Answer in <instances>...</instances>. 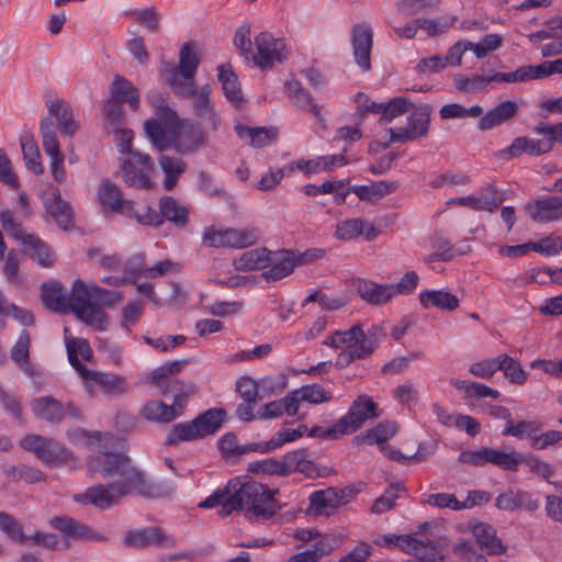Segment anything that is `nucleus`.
Returning a JSON list of instances; mask_svg holds the SVG:
<instances>
[{
  "mask_svg": "<svg viewBox=\"0 0 562 562\" xmlns=\"http://www.w3.org/2000/svg\"><path fill=\"white\" fill-rule=\"evenodd\" d=\"M87 467L91 475H100L109 480V483L93 485L75 495L74 498L78 503L109 509L131 495L160 498L168 494L166 487L151 482L147 474L123 453L100 451L87 460Z\"/></svg>",
  "mask_w": 562,
  "mask_h": 562,
  "instance_id": "f257e3e1",
  "label": "nucleus"
},
{
  "mask_svg": "<svg viewBox=\"0 0 562 562\" xmlns=\"http://www.w3.org/2000/svg\"><path fill=\"white\" fill-rule=\"evenodd\" d=\"M229 488L235 495L236 510H241L251 521L268 520L281 509L274 497L279 491L259 482L236 477L229 481Z\"/></svg>",
  "mask_w": 562,
  "mask_h": 562,
  "instance_id": "f03ea898",
  "label": "nucleus"
},
{
  "mask_svg": "<svg viewBox=\"0 0 562 562\" xmlns=\"http://www.w3.org/2000/svg\"><path fill=\"white\" fill-rule=\"evenodd\" d=\"M225 415L224 409L212 408L193 420L176 424L171 427L165 443L176 446L182 441H193L213 435L221 428Z\"/></svg>",
  "mask_w": 562,
  "mask_h": 562,
  "instance_id": "7ed1b4c3",
  "label": "nucleus"
},
{
  "mask_svg": "<svg viewBox=\"0 0 562 562\" xmlns=\"http://www.w3.org/2000/svg\"><path fill=\"white\" fill-rule=\"evenodd\" d=\"M148 100L155 108L157 117L147 120L144 124V130L154 147L159 151H165L171 147L172 143L167 136L166 127H172L177 123L178 116L177 113L165 103L160 94L150 93L148 94Z\"/></svg>",
  "mask_w": 562,
  "mask_h": 562,
  "instance_id": "20e7f679",
  "label": "nucleus"
},
{
  "mask_svg": "<svg viewBox=\"0 0 562 562\" xmlns=\"http://www.w3.org/2000/svg\"><path fill=\"white\" fill-rule=\"evenodd\" d=\"M256 53H252L251 61L259 68H272L277 63L288 58V49L281 38H276L269 32H260L255 36Z\"/></svg>",
  "mask_w": 562,
  "mask_h": 562,
  "instance_id": "39448f33",
  "label": "nucleus"
},
{
  "mask_svg": "<svg viewBox=\"0 0 562 562\" xmlns=\"http://www.w3.org/2000/svg\"><path fill=\"white\" fill-rule=\"evenodd\" d=\"M42 146L49 157L50 172L55 181L63 183L66 180L64 167L65 157L60 151V145L56 134V124L50 119H43L40 126Z\"/></svg>",
  "mask_w": 562,
  "mask_h": 562,
  "instance_id": "423d86ee",
  "label": "nucleus"
},
{
  "mask_svg": "<svg viewBox=\"0 0 562 562\" xmlns=\"http://www.w3.org/2000/svg\"><path fill=\"white\" fill-rule=\"evenodd\" d=\"M124 182L136 189H151L154 183L149 175L155 171L154 162L148 154L132 153V158L121 164Z\"/></svg>",
  "mask_w": 562,
  "mask_h": 562,
  "instance_id": "0eeeda50",
  "label": "nucleus"
},
{
  "mask_svg": "<svg viewBox=\"0 0 562 562\" xmlns=\"http://www.w3.org/2000/svg\"><path fill=\"white\" fill-rule=\"evenodd\" d=\"M459 462L474 467H484L487 463L506 471H516L519 460L515 452H503L496 449L482 447L477 450H465L459 454Z\"/></svg>",
  "mask_w": 562,
  "mask_h": 562,
  "instance_id": "6e6552de",
  "label": "nucleus"
},
{
  "mask_svg": "<svg viewBox=\"0 0 562 562\" xmlns=\"http://www.w3.org/2000/svg\"><path fill=\"white\" fill-rule=\"evenodd\" d=\"M492 82H522L520 67L512 72H495L491 76L458 74L453 77L456 89L463 93H480L486 90Z\"/></svg>",
  "mask_w": 562,
  "mask_h": 562,
  "instance_id": "1a4fd4ad",
  "label": "nucleus"
},
{
  "mask_svg": "<svg viewBox=\"0 0 562 562\" xmlns=\"http://www.w3.org/2000/svg\"><path fill=\"white\" fill-rule=\"evenodd\" d=\"M20 447L32 451L46 464H53L67 458V449L52 438L29 434L21 438Z\"/></svg>",
  "mask_w": 562,
  "mask_h": 562,
  "instance_id": "9d476101",
  "label": "nucleus"
},
{
  "mask_svg": "<svg viewBox=\"0 0 562 562\" xmlns=\"http://www.w3.org/2000/svg\"><path fill=\"white\" fill-rule=\"evenodd\" d=\"M98 201L105 214H133L134 201L123 196L121 189L111 180H102L98 189Z\"/></svg>",
  "mask_w": 562,
  "mask_h": 562,
  "instance_id": "9b49d317",
  "label": "nucleus"
},
{
  "mask_svg": "<svg viewBox=\"0 0 562 562\" xmlns=\"http://www.w3.org/2000/svg\"><path fill=\"white\" fill-rule=\"evenodd\" d=\"M378 417L376 404L367 395L358 396L347 415L338 420L344 435L358 430L368 419Z\"/></svg>",
  "mask_w": 562,
  "mask_h": 562,
  "instance_id": "f8f14e48",
  "label": "nucleus"
},
{
  "mask_svg": "<svg viewBox=\"0 0 562 562\" xmlns=\"http://www.w3.org/2000/svg\"><path fill=\"white\" fill-rule=\"evenodd\" d=\"M374 542L378 546H398L403 551L414 554L420 560L430 562L443 560V557L434 547H429L411 536L383 535Z\"/></svg>",
  "mask_w": 562,
  "mask_h": 562,
  "instance_id": "ddd939ff",
  "label": "nucleus"
},
{
  "mask_svg": "<svg viewBox=\"0 0 562 562\" xmlns=\"http://www.w3.org/2000/svg\"><path fill=\"white\" fill-rule=\"evenodd\" d=\"M430 108L425 105L414 111L407 117V125L404 128L395 131L389 130L391 142H408L425 137L429 130Z\"/></svg>",
  "mask_w": 562,
  "mask_h": 562,
  "instance_id": "4468645a",
  "label": "nucleus"
},
{
  "mask_svg": "<svg viewBox=\"0 0 562 562\" xmlns=\"http://www.w3.org/2000/svg\"><path fill=\"white\" fill-rule=\"evenodd\" d=\"M200 64L198 55L192 50L191 45L186 43L179 53V65L173 67L169 74L168 83L172 89L178 86L195 83L194 76Z\"/></svg>",
  "mask_w": 562,
  "mask_h": 562,
  "instance_id": "2eb2a0df",
  "label": "nucleus"
},
{
  "mask_svg": "<svg viewBox=\"0 0 562 562\" xmlns=\"http://www.w3.org/2000/svg\"><path fill=\"white\" fill-rule=\"evenodd\" d=\"M123 544L127 548L143 549L149 546L169 547L172 539L158 527L128 530L124 533Z\"/></svg>",
  "mask_w": 562,
  "mask_h": 562,
  "instance_id": "dca6fc26",
  "label": "nucleus"
},
{
  "mask_svg": "<svg viewBox=\"0 0 562 562\" xmlns=\"http://www.w3.org/2000/svg\"><path fill=\"white\" fill-rule=\"evenodd\" d=\"M207 143L204 131L192 123L183 122L175 132L171 147L181 155H187L205 146Z\"/></svg>",
  "mask_w": 562,
  "mask_h": 562,
  "instance_id": "f3484780",
  "label": "nucleus"
},
{
  "mask_svg": "<svg viewBox=\"0 0 562 562\" xmlns=\"http://www.w3.org/2000/svg\"><path fill=\"white\" fill-rule=\"evenodd\" d=\"M378 235L379 231L373 223L360 217L339 221L334 233V237L342 241H349L359 236H363L366 240L372 241Z\"/></svg>",
  "mask_w": 562,
  "mask_h": 562,
  "instance_id": "a211bd4d",
  "label": "nucleus"
},
{
  "mask_svg": "<svg viewBox=\"0 0 562 562\" xmlns=\"http://www.w3.org/2000/svg\"><path fill=\"white\" fill-rule=\"evenodd\" d=\"M529 216L538 223L562 220V196L552 195L531 201L525 206Z\"/></svg>",
  "mask_w": 562,
  "mask_h": 562,
  "instance_id": "6ab92c4d",
  "label": "nucleus"
},
{
  "mask_svg": "<svg viewBox=\"0 0 562 562\" xmlns=\"http://www.w3.org/2000/svg\"><path fill=\"white\" fill-rule=\"evenodd\" d=\"M352 48L356 63L363 70L371 69V49L373 45V32L367 24H356L351 31Z\"/></svg>",
  "mask_w": 562,
  "mask_h": 562,
  "instance_id": "aec40b11",
  "label": "nucleus"
},
{
  "mask_svg": "<svg viewBox=\"0 0 562 562\" xmlns=\"http://www.w3.org/2000/svg\"><path fill=\"white\" fill-rule=\"evenodd\" d=\"M310 505L306 514L310 516H321L328 514V510L339 507L345 503V491L335 487L318 490L313 492L310 497Z\"/></svg>",
  "mask_w": 562,
  "mask_h": 562,
  "instance_id": "412c9836",
  "label": "nucleus"
},
{
  "mask_svg": "<svg viewBox=\"0 0 562 562\" xmlns=\"http://www.w3.org/2000/svg\"><path fill=\"white\" fill-rule=\"evenodd\" d=\"M46 108L49 115L45 119H54L57 122L56 130L58 128L64 136H74L79 124L76 122L71 106L63 99L49 100L46 102Z\"/></svg>",
  "mask_w": 562,
  "mask_h": 562,
  "instance_id": "4be33fe9",
  "label": "nucleus"
},
{
  "mask_svg": "<svg viewBox=\"0 0 562 562\" xmlns=\"http://www.w3.org/2000/svg\"><path fill=\"white\" fill-rule=\"evenodd\" d=\"M43 203L46 213L53 217L60 228L68 229L72 226L74 212L71 205L61 199L57 190L45 193L43 195Z\"/></svg>",
  "mask_w": 562,
  "mask_h": 562,
  "instance_id": "5701e85b",
  "label": "nucleus"
},
{
  "mask_svg": "<svg viewBox=\"0 0 562 562\" xmlns=\"http://www.w3.org/2000/svg\"><path fill=\"white\" fill-rule=\"evenodd\" d=\"M88 386H99L104 393L120 395L126 391L125 378L116 374L85 369L79 374Z\"/></svg>",
  "mask_w": 562,
  "mask_h": 562,
  "instance_id": "b1692460",
  "label": "nucleus"
},
{
  "mask_svg": "<svg viewBox=\"0 0 562 562\" xmlns=\"http://www.w3.org/2000/svg\"><path fill=\"white\" fill-rule=\"evenodd\" d=\"M518 111L519 105L516 101H503L480 116L481 119L477 127L481 131H490L513 120L517 115Z\"/></svg>",
  "mask_w": 562,
  "mask_h": 562,
  "instance_id": "393cba45",
  "label": "nucleus"
},
{
  "mask_svg": "<svg viewBox=\"0 0 562 562\" xmlns=\"http://www.w3.org/2000/svg\"><path fill=\"white\" fill-rule=\"evenodd\" d=\"M31 409L36 418L50 424H59L66 416L63 403L50 395L34 398Z\"/></svg>",
  "mask_w": 562,
  "mask_h": 562,
  "instance_id": "a878e982",
  "label": "nucleus"
},
{
  "mask_svg": "<svg viewBox=\"0 0 562 562\" xmlns=\"http://www.w3.org/2000/svg\"><path fill=\"white\" fill-rule=\"evenodd\" d=\"M296 266L297 261H295V255L293 252L288 250L271 251L269 269L266 270L262 276L267 281L280 280L289 276Z\"/></svg>",
  "mask_w": 562,
  "mask_h": 562,
  "instance_id": "bb28decb",
  "label": "nucleus"
},
{
  "mask_svg": "<svg viewBox=\"0 0 562 562\" xmlns=\"http://www.w3.org/2000/svg\"><path fill=\"white\" fill-rule=\"evenodd\" d=\"M23 252L38 266L49 268L55 261V255L49 246L38 236L30 234L21 243Z\"/></svg>",
  "mask_w": 562,
  "mask_h": 562,
  "instance_id": "cd10ccee",
  "label": "nucleus"
},
{
  "mask_svg": "<svg viewBox=\"0 0 562 562\" xmlns=\"http://www.w3.org/2000/svg\"><path fill=\"white\" fill-rule=\"evenodd\" d=\"M49 526L72 538L103 540V537L95 535L89 526L69 516L53 517L49 519Z\"/></svg>",
  "mask_w": 562,
  "mask_h": 562,
  "instance_id": "c85d7f7f",
  "label": "nucleus"
},
{
  "mask_svg": "<svg viewBox=\"0 0 562 562\" xmlns=\"http://www.w3.org/2000/svg\"><path fill=\"white\" fill-rule=\"evenodd\" d=\"M285 92L292 103L312 113L319 122H324L321 108L314 102L312 94L297 80H289L284 85Z\"/></svg>",
  "mask_w": 562,
  "mask_h": 562,
  "instance_id": "c756f323",
  "label": "nucleus"
},
{
  "mask_svg": "<svg viewBox=\"0 0 562 562\" xmlns=\"http://www.w3.org/2000/svg\"><path fill=\"white\" fill-rule=\"evenodd\" d=\"M176 94L181 98H187L191 100L193 112L195 115L209 110L213 106L210 94L211 88L209 85L202 86L198 88L195 83H189L183 86H178L177 89H172Z\"/></svg>",
  "mask_w": 562,
  "mask_h": 562,
  "instance_id": "7c9ffc66",
  "label": "nucleus"
},
{
  "mask_svg": "<svg viewBox=\"0 0 562 562\" xmlns=\"http://www.w3.org/2000/svg\"><path fill=\"white\" fill-rule=\"evenodd\" d=\"M41 299L44 306L48 310L66 313L69 311V300L64 293V288L59 282L47 281L41 286Z\"/></svg>",
  "mask_w": 562,
  "mask_h": 562,
  "instance_id": "2f4dec72",
  "label": "nucleus"
},
{
  "mask_svg": "<svg viewBox=\"0 0 562 562\" xmlns=\"http://www.w3.org/2000/svg\"><path fill=\"white\" fill-rule=\"evenodd\" d=\"M296 412H300V406L303 402L312 405H318L331 401L333 395L329 391L319 384L303 385L299 389L291 391Z\"/></svg>",
  "mask_w": 562,
  "mask_h": 562,
  "instance_id": "473e14b6",
  "label": "nucleus"
},
{
  "mask_svg": "<svg viewBox=\"0 0 562 562\" xmlns=\"http://www.w3.org/2000/svg\"><path fill=\"white\" fill-rule=\"evenodd\" d=\"M249 471L256 474L289 476L291 474L290 452L280 459L267 458L251 462Z\"/></svg>",
  "mask_w": 562,
  "mask_h": 562,
  "instance_id": "72a5a7b5",
  "label": "nucleus"
},
{
  "mask_svg": "<svg viewBox=\"0 0 562 562\" xmlns=\"http://www.w3.org/2000/svg\"><path fill=\"white\" fill-rule=\"evenodd\" d=\"M235 495L233 488H229V482L224 488L216 490L209 497L199 504L201 508H213L220 506L218 515L226 517L236 510Z\"/></svg>",
  "mask_w": 562,
  "mask_h": 562,
  "instance_id": "f704fd0d",
  "label": "nucleus"
},
{
  "mask_svg": "<svg viewBox=\"0 0 562 562\" xmlns=\"http://www.w3.org/2000/svg\"><path fill=\"white\" fill-rule=\"evenodd\" d=\"M496 507L502 510H516L520 508H526L529 510H535L538 508V502L531 499V496L527 492L521 491H508L506 493H502L496 497Z\"/></svg>",
  "mask_w": 562,
  "mask_h": 562,
  "instance_id": "c9c22d12",
  "label": "nucleus"
},
{
  "mask_svg": "<svg viewBox=\"0 0 562 562\" xmlns=\"http://www.w3.org/2000/svg\"><path fill=\"white\" fill-rule=\"evenodd\" d=\"M218 80L227 100L235 106H240L244 102L243 92L238 78L229 65L218 67Z\"/></svg>",
  "mask_w": 562,
  "mask_h": 562,
  "instance_id": "e433bc0d",
  "label": "nucleus"
},
{
  "mask_svg": "<svg viewBox=\"0 0 562 562\" xmlns=\"http://www.w3.org/2000/svg\"><path fill=\"white\" fill-rule=\"evenodd\" d=\"M358 293L361 299L373 305H383L394 297L393 284L383 285L372 281L361 282Z\"/></svg>",
  "mask_w": 562,
  "mask_h": 562,
  "instance_id": "4c0bfd02",
  "label": "nucleus"
},
{
  "mask_svg": "<svg viewBox=\"0 0 562 562\" xmlns=\"http://www.w3.org/2000/svg\"><path fill=\"white\" fill-rule=\"evenodd\" d=\"M472 532L480 548L488 554H502L505 552V548L496 537V531L492 526L479 522L473 526Z\"/></svg>",
  "mask_w": 562,
  "mask_h": 562,
  "instance_id": "58836bf2",
  "label": "nucleus"
},
{
  "mask_svg": "<svg viewBox=\"0 0 562 562\" xmlns=\"http://www.w3.org/2000/svg\"><path fill=\"white\" fill-rule=\"evenodd\" d=\"M271 251L267 248H255L243 252L234 260V266L240 271L266 269L269 267Z\"/></svg>",
  "mask_w": 562,
  "mask_h": 562,
  "instance_id": "ea45409f",
  "label": "nucleus"
},
{
  "mask_svg": "<svg viewBox=\"0 0 562 562\" xmlns=\"http://www.w3.org/2000/svg\"><path fill=\"white\" fill-rule=\"evenodd\" d=\"M158 162L165 175L164 188L171 191L177 186L181 175L186 172L187 164L182 159L164 154L159 156Z\"/></svg>",
  "mask_w": 562,
  "mask_h": 562,
  "instance_id": "a19ab883",
  "label": "nucleus"
},
{
  "mask_svg": "<svg viewBox=\"0 0 562 562\" xmlns=\"http://www.w3.org/2000/svg\"><path fill=\"white\" fill-rule=\"evenodd\" d=\"M420 304L428 308L435 306L440 310L454 311L459 307V299L443 290H428L419 294Z\"/></svg>",
  "mask_w": 562,
  "mask_h": 562,
  "instance_id": "79ce46f5",
  "label": "nucleus"
},
{
  "mask_svg": "<svg viewBox=\"0 0 562 562\" xmlns=\"http://www.w3.org/2000/svg\"><path fill=\"white\" fill-rule=\"evenodd\" d=\"M397 187V183L394 181H374L367 186H355L350 188V191L362 201L375 202L394 192Z\"/></svg>",
  "mask_w": 562,
  "mask_h": 562,
  "instance_id": "37998d69",
  "label": "nucleus"
},
{
  "mask_svg": "<svg viewBox=\"0 0 562 562\" xmlns=\"http://www.w3.org/2000/svg\"><path fill=\"white\" fill-rule=\"evenodd\" d=\"M140 415L150 422L170 423L180 416L181 412L161 401H149L142 407Z\"/></svg>",
  "mask_w": 562,
  "mask_h": 562,
  "instance_id": "c03bdc74",
  "label": "nucleus"
},
{
  "mask_svg": "<svg viewBox=\"0 0 562 562\" xmlns=\"http://www.w3.org/2000/svg\"><path fill=\"white\" fill-rule=\"evenodd\" d=\"M30 334L23 330L11 350V359L25 374L33 376L35 370L30 362Z\"/></svg>",
  "mask_w": 562,
  "mask_h": 562,
  "instance_id": "a18cd8bd",
  "label": "nucleus"
},
{
  "mask_svg": "<svg viewBox=\"0 0 562 562\" xmlns=\"http://www.w3.org/2000/svg\"><path fill=\"white\" fill-rule=\"evenodd\" d=\"M111 98L121 102L128 103L135 111L139 106V93L134 85L122 78L116 77L111 85Z\"/></svg>",
  "mask_w": 562,
  "mask_h": 562,
  "instance_id": "49530a36",
  "label": "nucleus"
},
{
  "mask_svg": "<svg viewBox=\"0 0 562 562\" xmlns=\"http://www.w3.org/2000/svg\"><path fill=\"white\" fill-rule=\"evenodd\" d=\"M66 347L70 364L81 374L88 368L80 361L79 357L83 360H89L92 357V349L88 341L81 338L66 337Z\"/></svg>",
  "mask_w": 562,
  "mask_h": 562,
  "instance_id": "de8ad7c7",
  "label": "nucleus"
},
{
  "mask_svg": "<svg viewBox=\"0 0 562 562\" xmlns=\"http://www.w3.org/2000/svg\"><path fill=\"white\" fill-rule=\"evenodd\" d=\"M344 341L346 345V349H344L338 358L337 363L339 366H347L355 359H360L359 357H356L352 355V351L358 349V346L360 347V344L363 339V330L360 325H353L348 330L342 331Z\"/></svg>",
  "mask_w": 562,
  "mask_h": 562,
  "instance_id": "09e8293b",
  "label": "nucleus"
},
{
  "mask_svg": "<svg viewBox=\"0 0 562 562\" xmlns=\"http://www.w3.org/2000/svg\"><path fill=\"white\" fill-rule=\"evenodd\" d=\"M161 220H167L177 226H184L188 223V210L179 204L173 198L165 196L159 201Z\"/></svg>",
  "mask_w": 562,
  "mask_h": 562,
  "instance_id": "8fccbe9b",
  "label": "nucleus"
},
{
  "mask_svg": "<svg viewBox=\"0 0 562 562\" xmlns=\"http://www.w3.org/2000/svg\"><path fill=\"white\" fill-rule=\"evenodd\" d=\"M235 130L240 138L249 137L250 145L256 148L265 147L277 138V131L273 128L247 127L238 125L235 127Z\"/></svg>",
  "mask_w": 562,
  "mask_h": 562,
  "instance_id": "3c124183",
  "label": "nucleus"
},
{
  "mask_svg": "<svg viewBox=\"0 0 562 562\" xmlns=\"http://www.w3.org/2000/svg\"><path fill=\"white\" fill-rule=\"evenodd\" d=\"M283 414L289 416H297L296 407L291 392H289L281 400L273 401L263 405L262 411L259 413V418H276L282 416Z\"/></svg>",
  "mask_w": 562,
  "mask_h": 562,
  "instance_id": "603ef678",
  "label": "nucleus"
},
{
  "mask_svg": "<svg viewBox=\"0 0 562 562\" xmlns=\"http://www.w3.org/2000/svg\"><path fill=\"white\" fill-rule=\"evenodd\" d=\"M522 82L532 79H542L552 74H562V58L553 61H544L540 65H527L520 67Z\"/></svg>",
  "mask_w": 562,
  "mask_h": 562,
  "instance_id": "864d4df0",
  "label": "nucleus"
},
{
  "mask_svg": "<svg viewBox=\"0 0 562 562\" xmlns=\"http://www.w3.org/2000/svg\"><path fill=\"white\" fill-rule=\"evenodd\" d=\"M259 231L254 227L226 228V245L232 248H245L257 243Z\"/></svg>",
  "mask_w": 562,
  "mask_h": 562,
  "instance_id": "5fc2aeb1",
  "label": "nucleus"
},
{
  "mask_svg": "<svg viewBox=\"0 0 562 562\" xmlns=\"http://www.w3.org/2000/svg\"><path fill=\"white\" fill-rule=\"evenodd\" d=\"M431 247L434 252L424 258L426 263L449 261L453 258V246L442 233H436L431 237Z\"/></svg>",
  "mask_w": 562,
  "mask_h": 562,
  "instance_id": "6e6d98bb",
  "label": "nucleus"
},
{
  "mask_svg": "<svg viewBox=\"0 0 562 562\" xmlns=\"http://www.w3.org/2000/svg\"><path fill=\"white\" fill-rule=\"evenodd\" d=\"M291 474L299 472L307 477L322 476L321 470L313 461L307 459L305 450H294L290 452Z\"/></svg>",
  "mask_w": 562,
  "mask_h": 562,
  "instance_id": "4d7b16f0",
  "label": "nucleus"
},
{
  "mask_svg": "<svg viewBox=\"0 0 562 562\" xmlns=\"http://www.w3.org/2000/svg\"><path fill=\"white\" fill-rule=\"evenodd\" d=\"M475 201L476 211L494 212L505 201V194L490 184L475 195Z\"/></svg>",
  "mask_w": 562,
  "mask_h": 562,
  "instance_id": "13d9d810",
  "label": "nucleus"
},
{
  "mask_svg": "<svg viewBox=\"0 0 562 562\" xmlns=\"http://www.w3.org/2000/svg\"><path fill=\"white\" fill-rule=\"evenodd\" d=\"M499 370L514 384L522 385L527 381V372L522 369L519 361L506 353L498 356Z\"/></svg>",
  "mask_w": 562,
  "mask_h": 562,
  "instance_id": "bf43d9fd",
  "label": "nucleus"
},
{
  "mask_svg": "<svg viewBox=\"0 0 562 562\" xmlns=\"http://www.w3.org/2000/svg\"><path fill=\"white\" fill-rule=\"evenodd\" d=\"M540 430L541 424L536 420H521L517 424H514L509 420L503 430V436H513L518 439H530L531 442L535 438V435Z\"/></svg>",
  "mask_w": 562,
  "mask_h": 562,
  "instance_id": "052dcab7",
  "label": "nucleus"
},
{
  "mask_svg": "<svg viewBox=\"0 0 562 562\" xmlns=\"http://www.w3.org/2000/svg\"><path fill=\"white\" fill-rule=\"evenodd\" d=\"M21 147L26 168L36 176L43 175L44 166L37 144L32 138H24Z\"/></svg>",
  "mask_w": 562,
  "mask_h": 562,
  "instance_id": "680f3d73",
  "label": "nucleus"
},
{
  "mask_svg": "<svg viewBox=\"0 0 562 562\" xmlns=\"http://www.w3.org/2000/svg\"><path fill=\"white\" fill-rule=\"evenodd\" d=\"M385 336V331L382 325H374L367 333L363 331V339L358 346V349L352 351V355L359 358L369 357L374 349L378 347L381 337Z\"/></svg>",
  "mask_w": 562,
  "mask_h": 562,
  "instance_id": "e2e57ef3",
  "label": "nucleus"
},
{
  "mask_svg": "<svg viewBox=\"0 0 562 562\" xmlns=\"http://www.w3.org/2000/svg\"><path fill=\"white\" fill-rule=\"evenodd\" d=\"M69 311H75L92 304V284L87 285L82 280H76L68 296Z\"/></svg>",
  "mask_w": 562,
  "mask_h": 562,
  "instance_id": "0e129e2a",
  "label": "nucleus"
},
{
  "mask_svg": "<svg viewBox=\"0 0 562 562\" xmlns=\"http://www.w3.org/2000/svg\"><path fill=\"white\" fill-rule=\"evenodd\" d=\"M72 313L82 322L97 328L104 330L106 327V316L101 308L97 307L93 303L72 311Z\"/></svg>",
  "mask_w": 562,
  "mask_h": 562,
  "instance_id": "69168bd1",
  "label": "nucleus"
},
{
  "mask_svg": "<svg viewBox=\"0 0 562 562\" xmlns=\"http://www.w3.org/2000/svg\"><path fill=\"white\" fill-rule=\"evenodd\" d=\"M439 114L442 120L480 117L483 114V108L480 105L465 108L459 103H449L440 109Z\"/></svg>",
  "mask_w": 562,
  "mask_h": 562,
  "instance_id": "338daca9",
  "label": "nucleus"
},
{
  "mask_svg": "<svg viewBox=\"0 0 562 562\" xmlns=\"http://www.w3.org/2000/svg\"><path fill=\"white\" fill-rule=\"evenodd\" d=\"M148 380L150 384L158 387L164 395L175 392L178 390V385H180V381L170 376L165 364L151 371Z\"/></svg>",
  "mask_w": 562,
  "mask_h": 562,
  "instance_id": "774afa93",
  "label": "nucleus"
}]
</instances>
